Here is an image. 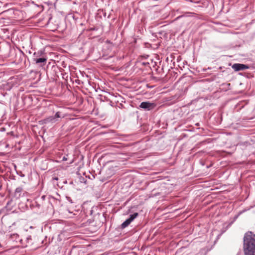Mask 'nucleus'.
<instances>
[{
  "mask_svg": "<svg viewBox=\"0 0 255 255\" xmlns=\"http://www.w3.org/2000/svg\"><path fill=\"white\" fill-rule=\"evenodd\" d=\"M18 237V235L16 234V238Z\"/></svg>",
  "mask_w": 255,
  "mask_h": 255,
  "instance_id": "15",
  "label": "nucleus"
},
{
  "mask_svg": "<svg viewBox=\"0 0 255 255\" xmlns=\"http://www.w3.org/2000/svg\"><path fill=\"white\" fill-rule=\"evenodd\" d=\"M67 160V157H66V156H64L63 157H62V161H66Z\"/></svg>",
  "mask_w": 255,
  "mask_h": 255,
  "instance_id": "13",
  "label": "nucleus"
},
{
  "mask_svg": "<svg viewBox=\"0 0 255 255\" xmlns=\"http://www.w3.org/2000/svg\"><path fill=\"white\" fill-rule=\"evenodd\" d=\"M232 68L236 71H239L241 70H243L245 69H247L249 68L248 66L243 64H240V63H236L234 64Z\"/></svg>",
  "mask_w": 255,
  "mask_h": 255,
  "instance_id": "4",
  "label": "nucleus"
},
{
  "mask_svg": "<svg viewBox=\"0 0 255 255\" xmlns=\"http://www.w3.org/2000/svg\"><path fill=\"white\" fill-rule=\"evenodd\" d=\"M64 116L62 115L61 112H57L55 113V115L51 116L43 119L42 122V123L48 124L49 123L54 124L59 121V119L64 118Z\"/></svg>",
  "mask_w": 255,
  "mask_h": 255,
  "instance_id": "2",
  "label": "nucleus"
},
{
  "mask_svg": "<svg viewBox=\"0 0 255 255\" xmlns=\"http://www.w3.org/2000/svg\"><path fill=\"white\" fill-rule=\"evenodd\" d=\"M22 191V188L21 187H17L15 191V196L19 198L20 196V194Z\"/></svg>",
  "mask_w": 255,
  "mask_h": 255,
  "instance_id": "8",
  "label": "nucleus"
},
{
  "mask_svg": "<svg viewBox=\"0 0 255 255\" xmlns=\"http://www.w3.org/2000/svg\"><path fill=\"white\" fill-rule=\"evenodd\" d=\"M210 241H211V242L210 243V244H212V247H210V248L208 247V246H207V247H206V248H207V251H210V250L212 249V247L216 244V241H216V240H214V241H213V240H210Z\"/></svg>",
  "mask_w": 255,
  "mask_h": 255,
  "instance_id": "11",
  "label": "nucleus"
},
{
  "mask_svg": "<svg viewBox=\"0 0 255 255\" xmlns=\"http://www.w3.org/2000/svg\"><path fill=\"white\" fill-rule=\"evenodd\" d=\"M1 214V211H0V214Z\"/></svg>",
  "mask_w": 255,
  "mask_h": 255,
  "instance_id": "17",
  "label": "nucleus"
},
{
  "mask_svg": "<svg viewBox=\"0 0 255 255\" xmlns=\"http://www.w3.org/2000/svg\"><path fill=\"white\" fill-rule=\"evenodd\" d=\"M155 104L153 103H150L149 102H142L139 107L143 109L146 110H150L154 109L155 107Z\"/></svg>",
  "mask_w": 255,
  "mask_h": 255,
  "instance_id": "3",
  "label": "nucleus"
},
{
  "mask_svg": "<svg viewBox=\"0 0 255 255\" xmlns=\"http://www.w3.org/2000/svg\"><path fill=\"white\" fill-rule=\"evenodd\" d=\"M45 54L44 53V50H40L37 51V52H35L32 56V60L33 61V59L34 58H39L45 56Z\"/></svg>",
  "mask_w": 255,
  "mask_h": 255,
  "instance_id": "6",
  "label": "nucleus"
},
{
  "mask_svg": "<svg viewBox=\"0 0 255 255\" xmlns=\"http://www.w3.org/2000/svg\"><path fill=\"white\" fill-rule=\"evenodd\" d=\"M243 239H255V234L251 231H248L245 234Z\"/></svg>",
  "mask_w": 255,
  "mask_h": 255,
  "instance_id": "7",
  "label": "nucleus"
},
{
  "mask_svg": "<svg viewBox=\"0 0 255 255\" xmlns=\"http://www.w3.org/2000/svg\"><path fill=\"white\" fill-rule=\"evenodd\" d=\"M20 242H21L22 241V240H19Z\"/></svg>",
  "mask_w": 255,
  "mask_h": 255,
  "instance_id": "16",
  "label": "nucleus"
},
{
  "mask_svg": "<svg viewBox=\"0 0 255 255\" xmlns=\"http://www.w3.org/2000/svg\"><path fill=\"white\" fill-rule=\"evenodd\" d=\"M66 198H67V200H68L70 203H73V202H72V201L70 197H66Z\"/></svg>",
  "mask_w": 255,
  "mask_h": 255,
  "instance_id": "12",
  "label": "nucleus"
},
{
  "mask_svg": "<svg viewBox=\"0 0 255 255\" xmlns=\"http://www.w3.org/2000/svg\"><path fill=\"white\" fill-rule=\"evenodd\" d=\"M138 215L137 213H134L129 216V217L128 219L130 222H131Z\"/></svg>",
  "mask_w": 255,
  "mask_h": 255,
  "instance_id": "9",
  "label": "nucleus"
},
{
  "mask_svg": "<svg viewBox=\"0 0 255 255\" xmlns=\"http://www.w3.org/2000/svg\"><path fill=\"white\" fill-rule=\"evenodd\" d=\"M131 222L127 219L123 224H122V227L125 228L127 227Z\"/></svg>",
  "mask_w": 255,
  "mask_h": 255,
  "instance_id": "10",
  "label": "nucleus"
},
{
  "mask_svg": "<svg viewBox=\"0 0 255 255\" xmlns=\"http://www.w3.org/2000/svg\"><path fill=\"white\" fill-rule=\"evenodd\" d=\"M47 60V58L46 56H45L39 58H34L33 59V62L42 67L45 65Z\"/></svg>",
  "mask_w": 255,
  "mask_h": 255,
  "instance_id": "5",
  "label": "nucleus"
},
{
  "mask_svg": "<svg viewBox=\"0 0 255 255\" xmlns=\"http://www.w3.org/2000/svg\"><path fill=\"white\" fill-rule=\"evenodd\" d=\"M245 255H255V240H244Z\"/></svg>",
  "mask_w": 255,
  "mask_h": 255,
  "instance_id": "1",
  "label": "nucleus"
},
{
  "mask_svg": "<svg viewBox=\"0 0 255 255\" xmlns=\"http://www.w3.org/2000/svg\"><path fill=\"white\" fill-rule=\"evenodd\" d=\"M54 179H55V180H57V179H58V178L55 177Z\"/></svg>",
  "mask_w": 255,
  "mask_h": 255,
  "instance_id": "14",
  "label": "nucleus"
}]
</instances>
